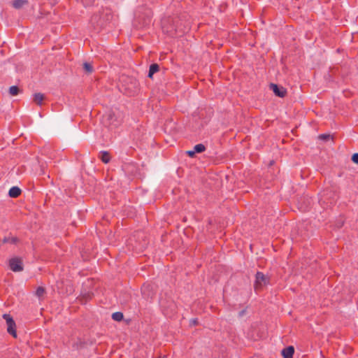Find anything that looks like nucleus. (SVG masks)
<instances>
[{
    "instance_id": "f257e3e1",
    "label": "nucleus",
    "mask_w": 358,
    "mask_h": 358,
    "mask_svg": "<svg viewBox=\"0 0 358 358\" xmlns=\"http://www.w3.org/2000/svg\"><path fill=\"white\" fill-rule=\"evenodd\" d=\"M122 120V114L118 110H110L103 116V123L107 127H116Z\"/></svg>"
},
{
    "instance_id": "f03ea898",
    "label": "nucleus",
    "mask_w": 358,
    "mask_h": 358,
    "mask_svg": "<svg viewBox=\"0 0 358 358\" xmlns=\"http://www.w3.org/2000/svg\"><path fill=\"white\" fill-rule=\"evenodd\" d=\"M269 283V278L262 272H257L255 275L254 284L255 291H259Z\"/></svg>"
},
{
    "instance_id": "7ed1b4c3",
    "label": "nucleus",
    "mask_w": 358,
    "mask_h": 358,
    "mask_svg": "<svg viewBox=\"0 0 358 358\" xmlns=\"http://www.w3.org/2000/svg\"><path fill=\"white\" fill-rule=\"evenodd\" d=\"M3 318L6 320L7 324V331L13 337L17 336L15 330V322L9 314H3Z\"/></svg>"
},
{
    "instance_id": "20e7f679",
    "label": "nucleus",
    "mask_w": 358,
    "mask_h": 358,
    "mask_svg": "<svg viewBox=\"0 0 358 358\" xmlns=\"http://www.w3.org/2000/svg\"><path fill=\"white\" fill-rule=\"evenodd\" d=\"M9 266L14 272H20L23 270L22 261L17 257L11 259L9 262Z\"/></svg>"
},
{
    "instance_id": "39448f33",
    "label": "nucleus",
    "mask_w": 358,
    "mask_h": 358,
    "mask_svg": "<svg viewBox=\"0 0 358 358\" xmlns=\"http://www.w3.org/2000/svg\"><path fill=\"white\" fill-rule=\"evenodd\" d=\"M270 88L273 90V93L279 97L282 98L286 95L287 92L283 87H279L276 84L271 83Z\"/></svg>"
},
{
    "instance_id": "423d86ee",
    "label": "nucleus",
    "mask_w": 358,
    "mask_h": 358,
    "mask_svg": "<svg viewBox=\"0 0 358 358\" xmlns=\"http://www.w3.org/2000/svg\"><path fill=\"white\" fill-rule=\"evenodd\" d=\"M152 287L150 285H144L141 289V292L144 297L147 299H152L153 292H152Z\"/></svg>"
},
{
    "instance_id": "0eeeda50",
    "label": "nucleus",
    "mask_w": 358,
    "mask_h": 358,
    "mask_svg": "<svg viewBox=\"0 0 358 358\" xmlns=\"http://www.w3.org/2000/svg\"><path fill=\"white\" fill-rule=\"evenodd\" d=\"M294 348L293 346H288L282 350L283 358H293Z\"/></svg>"
},
{
    "instance_id": "6e6552de",
    "label": "nucleus",
    "mask_w": 358,
    "mask_h": 358,
    "mask_svg": "<svg viewBox=\"0 0 358 358\" xmlns=\"http://www.w3.org/2000/svg\"><path fill=\"white\" fill-rule=\"evenodd\" d=\"M21 192V189L18 187L14 186L10 189L8 195L11 198H16L20 195Z\"/></svg>"
},
{
    "instance_id": "1a4fd4ad",
    "label": "nucleus",
    "mask_w": 358,
    "mask_h": 358,
    "mask_svg": "<svg viewBox=\"0 0 358 358\" xmlns=\"http://www.w3.org/2000/svg\"><path fill=\"white\" fill-rule=\"evenodd\" d=\"M28 3L27 0H15L13 1V6L16 9H20Z\"/></svg>"
},
{
    "instance_id": "9d476101",
    "label": "nucleus",
    "mask_w": 358,
    "mask_h": 358,
    "mask_svg": "<svg viewBox=\"0 0 358 358\" xmlns=\"http://www.w3.org/2000/svg\"><path fill=\"white\" fill-rule=\"evenodd\" d=\"M45 98L43 94L41 93H36L34 95V101L38 106L42 104V102Z\"/></svg>"
},
{
    "instance_id": "9b49d317",
    "label": "nucleus",
    "mask_w": 358,
    "mask_h": 358,
    "mask_svg": "<svg viewBox=\"0 0 358 358\" xmlns=\"http://www.w3.org/2000/svg\"><path fill=\"white\" fill-rule=\"evenodd\" d=\"M159 69V66L157 64H152L150 66V69H149V73H148V77L150 78H152V76L154 73H155L156 72H157Z\"/></svg>"
},
{
    "instance_id": "f8f14e48",
    "label": "nucleus",
    "mask_w": 358,
    "mask_h": 358,
    "mask_svg": "<svg viewBox=\"0 0 358 358\" xmlns=\"http://www.w3.org/2000/svg\"><path fill=\"white\" fill-rule=\"evenodd\" d=\"M100 159H101V161L103 163H105V164L108 163L110 159L109 153L106 151H101L100 152Z\"/></svg>"
},
{
    "instance_id": "ddd939ff",
    "label": "nucleus",
    "mask_w": 358,
    "mask_h": 358,
    "mask_svg": "<svg viewBox=\"0 0 358 358\" xmlns=\"http://www.w3.org/2000/svg\"><path fill=\"white\" fill-rule=\"evenodd\" d=\"M18 242V238L15 236H8L3 239V243L16 244Z\"/></svg>"
},
{
    "instance_id": "4468645a",
    "label": "nucleus",
    "mask_w": 358,
    "mask_h": 358,
    "mask_svg": "<svg viewBox=\"0 0 358 358\" xmlns=\"http://www.w3.org/2000/svg\"><path fill=\"white\" fill-rule=\"evenodd\" d=\"M83 66L84 71L88 74L92 73L94 71L92 64L90 62H84Z\"/></svg>"
},
{
    "instance_id": "2eb2a0df",
    "label": "nucleus",
    "mask_w": 358,
    "mask_h": 358,
    "mask_svg": "<svg viewBox=\"0 0 358 358\" xmlns=\"http://www.w3.org/2000/svg\"><path fill=\"white\" fill-rule=\"evenodd\" d=\"M194 150L196 153H201L205 151L206 147L204 145L199 143L194 147Z\"/></svg>"
},
{
    "instance_id": "dca6fc26",
    "label": "nucleus",
    "mask_w": 358,
    "mask_h": 358,
    "mask_svg": "<svg viewBox=\"0 0 358 358\" xmlns=\"http://www.w3.org/2000/svg\"><path fill=\"white\" fill-rule=\"evenodd\" d=\"M112 318L115 321L120 322V321L122 320V319H123V314L121 312H115V313H113Z\"/></svg>"
},
{
    "instance_id": "f3484780",
    "label": "nucleus",
    "mask_w": 358,
    "mask_h": 358,
    "mask_svg": "<svg viewBox=\"0 0 358 358\" xmlns=\"http://www.w3.org/2000/svg\"><path fill=\"white\" fill-rule=\"evenodd\" d=\"M18 92H19V88L17 86H11L9 88V93L12 96H16L18 94Z\"/></svg>"
},
{
    "instance_id": "a211bd4d",
    "label": "nucleus",
    "mask_w": 358,
    "mask_h": 358,
    "mask_svg": "<svg viewBox=\"0 0 358 358\" xmlns=\"http://www.w3.org/2000/svg\"><path fill=\"white\" fill-rule=\"evenodd\" d=\"M45 293V289L43 287H38L36 290V295L41 297Z\"/></svg>"
},
{
    "instance_id": "6ab92c4d",
    "label": "nucleus",
    "mask_w": 358,
    "mask_h": 358,
    "mask_svg": "<svg viewBox=\"0 0 358 358\" xmlns=\"http://www.w3.org/2000/svg\"><path fill=\"white\" fill-rule=\"evenodd\" d=\"M97 18H98V15H94V16H93V17H92V20H91L92 23V24H95V23H96V26H97V27H101L103 24V23H102V22H100V23H99V22L96 20H97Z\"/></svg>"
},
{
    "instance_id": "aec40b11",
    "label": "nucleus",
    "mask_w": 358,
    "mask_h": 358,
    "mask_svg": "<svg viewBox=\"0 0 358 358\" xmlns=\"http://www.w3.org/2000/svg\"><path fill=\"white\" fill-rule=\"evenodd\" d=\"M319 138L320 139H322V140H324V141H327L330 138V135L329 134H321L319 136Z\"/></svg>"
},
{
    "instance_id": "412c9836",
    "label": "nucleus",
    "mask_w": 358,
    "mask_h": 358,
    "mask_svg": "<svg viewBox=\"0 0 358 358\" xmlns=\"http://www.w3.org/2000/svg\"><path fill=\"white\" fill-rule=\"evenodd\" d=\"M352 161L358 164V153H355L352 156Z\"/></svg>"
},
{
    "instance_id": "4be33fe9",
    "label": "nucleus",
    "mask_w": 358,
    "mask_h": 358,
    "mask_svg": "<svg viewBox=\"0 0 358 358\" xmlns=\"http://www.w3.org/2000/svg\"><path fill=\"white\" fill-rule=\"evenodd\" d=\"M187 155L191 157H194V155H195V152H194V150L193 149L192 150H188L187 151Z\"/></svg>"
},
{
    "instance_id": "5701e85b",
    "label": "nucleus",
    "mask_w": 358,
    "mask_h": 358,
    "mask_svg": "<svg viewBox=\"0 0 358 358\" xmlns=\"http://www.w3.org/2000/svg\"><path fill=\"white\" fill-rule=\"evenodd\" d=\"M325 196V193H324L321 196L322 198L320 199V202H325V199L324 198V196Z\"/></svg>"
},
{
    "instance_id": "b1692460",
    "label": "nucleus",
    "mask_w": 358,
    "mask_h": 358,
    "mask_svg": "<svg viewBox=\"0 0 358 358\" xmlns=\"http://www.w3.org/2000/svg\"><path fill=\"white\" fill-rule=\"evenodd\" d=\"M159 303H160V305H161L162 307H165V306H165V304H164V301H163L162 300H160V301H159Z\"/></svg>"
},
{
    "instance_id": "393cba45",
    "label": "nucleus",
    "mask_w": 358,
    "mask_h": 358,
    "mask_svg": "<svg viewBox=\"0 0 358 358\" xmlns=\"http://www.w3.org/2000/svg\"><path fill=\"white\" fill-rule=\"evenodd\" d=\"M192 322H193V324H196V320H193Z\"/></svg>"
},
{
    "instance_id": "a878e982",
    "label": "nucleus",
    "mask_w": 358,
    "mask_h": 358,
    "mask_svg": "<svg viewBox=\"0 0 358 358\" xmlns=\"http://www.w3.org/2000/svg\"><path fill=\"white\" fill-rule=\"evenodd\" d=\"M243 314H244V312L242 311L241 313H240V315H242Z\"/></svg>"
},
{
    "instance_id": "bb28decb",
    "label": "nucleus",
    "mask_w": 358,
    "mask_h": 358,
    "mask_svg": "<svg viewBox=\"0 0 358 358\" xmlns=\"http://www.w3.org/2000/svg\"><path fill=\"white\" fill-rule=\"evenodd\" d=\"M342 225H343V223H342V224H339V225H338V227H341Z\"/></svg>"
},
{
    "instance_id": "cd10ccee",
    "label": "nucleus",
    "mask_w": 358,
    "mask_h": 358,
    "mask_svg": "<svg viewBox=\"0 0 358 358\" xmlns=\"http://www.w3.org/2000/svg\"><path fill=\"white\" fill-rule=\"evenodd\" d=\"M163 358H164V357H163Z\"/></svg>"
}]
</instances>
